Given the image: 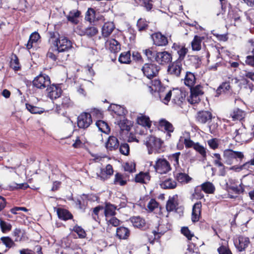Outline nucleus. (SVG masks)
I'll use <instances>...</instances> for the list:
<instances>
[{
  "label": "nucleus",
  "mask_w": 254,
  "mask_h": 254,
  "mask_svg": "<svg viewBox=\"0 0 254 254\" xmlns=\"http://www.w3.org/2000/svg\"><path fill=\"white\" fill-rule=\"evenodd\" d=\"M163 142L161 139L154 136H150L146 138V146L149 154L159 153L162 151Z\"/></svg>",
  "instance_id": "obj_1"
},
{
  "label": "nucleus",
  "mask_w": 254,
  "mask_h": 254,
  "mask_svg": "<svg viewBox=\"0 0 254 254\" xmlns=\"http://www.w3.org/2000/svg\"><path fill=\"white\" fill-rule=\"evenodd\" d=\"M223 158L225 163L227 165L237 164L244 158L243 152L233 151L232 149H226L223 152Z\"/></svg>",
  "instance_id": "obj_2"
},
{
  "label": "nucleus",
  "mask_w": 254,
  "mask_h": 254,
  "mask_svg": "<svg viewBox=\"0 0 254 254\" xmlns=\"http://www.w3.org/2000/svg\"><path fill=\"white\" fill-rule=\"evenodd\" d=\"M53 44L60 53L66 52L72 48L71 41L63 36H60Z\"/></svg>",
  "instance_id": "obj_3"
},
{
  "label": "nucleus",
  "mask_w": 254,
  "mask_h": 254,
  "mask_svg": "<svg viewBox=\"0 0 254 254\" xmlns=\"http://www.w3.org/2000/svg\"><path fill=\"white\" fill-rule=\"evenodd\" d=\"M154 168L156 172L160 174H167L171 169L169 162L164 158L158 159L156 161Z\"/></svg>",
  "instance_id": "obj_4"
},
{
  "label": "nucleus",
  "mask_w": 254,
  "mask_h": 254,
  "mask_svg": "<svg viewBox=\"0 0 254 254\" xmlns=\"http://www.w3.org/2000/svg\"><path fill=\"white\" fill-rule=\"evenodd\" d=\"M50 83V78L46 74H40L36 77L33 81V85L41 89L48 87Z\"/></svg>",
  "instance_id": "obj_5"
},
{
  "label": "nucleus",
  "mask_w": 254,
  "mask_h": 254,
  "mask_svg": "<svg viewBox=\"0 0 254 254\" xmlns=\"http://www.w3.org/2000/svg\"><path fill=\"white\" fill-rule=\"evenodd\" d=\"M203 94L202 87L200 85L190 88V95L188 98L189 102L191 104L198 103L200 100V97Z\"/></svg>",
  "instance_id": "obj_6"
},
{
  "label": "nucleus",
  "mask_w": 254,
  "mask_h": 254,
  "mask_svg": "<svg viewBox=\"0 0 254 254\" xmlns=\"http://www.w3.org/2000/svg\"><path fill=\"white\" fill-rule=\"evenodd\" d=\"M159 70V67L154 64H145L142 67L144 74L150 79L156 76Z\"/></svg>",
  "instance_id": "obj_7"
},
{
  "label": "nucleus",
  "mask_w": 254,
  "mask_h": 254,
  "mask_svg": "<svg viewBox=\"0 0 254 254\" xmlns=\"http://www.w3.org/2000/svg\"><path fill=\"white\" fill-rule=\"evenodd\" d=\"M91 116L87 113H83L78 117L77 125L79 128L88 127L92 123Z\"/></svg>",
  "instance_id": "obj_8"
},
{
  "label": "nucleus",
  "mask_w": 254,
  "mask_h": 254,
  "mask_svg": "<svg viewBox=\"0 0 254 254\" xmlns=\"http://www.w3.org/2000/svg\"><path fill=\"white\" fill-rule=\"evenodd\" d=\"M46 90L48 97L51 100L58 98L62 93L61 88L58 85L53 84L49 86Z\"/></svg>",
  "instance_id": "obj_9"
},
{
  "label": "nucleus",
  "mask_w": 254,
  "mask_h": 254,
  "mask_svg": "<svg viewBox=\"0 0 254 254\" xmlns=\"http://www.w3.org/2000/svg\"><path fill=\"white\" fill-rule=\"evenodd\" d=\"M172 59V55L169 53L163 51L157 52L155 61L159 64H165L170 62Z\"/></svg>",
  "instance_id": "obj_10"
},
{
  "label": "nucleus",
  "mask_w": 254,
  "mask_h": 254,
  "mask_svg": "<svg viewBox=\"0 0 254 254\" xmlns=\"http://www.w3.org/2000/svg\"><path fill=\"white\" fill-rule=\"evenodd\" d=\"M151 37L154 44L156 46H164L168 43L167 38L160 32L155 33L152 35Z\"/></svg>",
  "instance_id": "obj_11"
},
{
  "label": "nucleus",
  "mask_w": 254,
  "mask_h": 254,
  "mask_svg": "<svg viewBox=\"0 0 254 254\" xmlns=\"http://www.w3.org/2000/svg\"><path fill=\"white\" fill-rule=\"evenodd\" d=\"M182 64L180 61H176L168 67V72L172 75L179 76L182 70Z\"/></svg>",
  "instance_id": "obj_12"
},
{
  "label": "nucleus",
  "mask_w": 254,
  "mask_h": 254,
  "mask_svg": "<svg viewBox=\"0 0 254 254\" xmlns=\"http://www.w3.org/2000/svg\"><path fill=\"white\" fill-rule=\"evenodd\" d=\"M105 47L113 53H117L121 49L120 43L114 39L107 40L105 42Z\"/></svg>",
  "instance_id": "obj_13"
},
{
  "label": "nucleus",
  "mask_w": 254,
  "mask_h": 254,
  "mask_svg": "<svg viewBox=\"0 0 254 254\" xmlns=\"http://www.w3.org/2000/svg\"><path fill=\"white\" fill-rule=\"evenodd\" d=\"M158 124L159 127L164 128L167 132V135L169 137H170L171 136V133L173 132L174 130V127L172 124L164 119H160L159 121Z\"/></svg>",
  "instance_id": "obj_14"
},
{
  "label": "nucleus",
  "mask_w": 254,
  "mask_h": 254,
  "mask_svg": "<svg viewBox=\"0 0 254 254\" xmlns=\"http://www.w3.org/2000/svg\"><path fill=\"white\" fill-rule=\"evenodd\" d=\"M249 243V239L243 236H240L238 240H236L234 242L235 245L240 251L244 250Z\"/></svg>",
  "instance_id": "obj_15"
},
{
  "label": "nucleus",
  "mask_w": 254,
  "mask_h": 254,
  "mask_svg": "<svg viewBox=\"0 0 254 254\" xmlns=\"http://www.w3.org/2000/svg\"><path fill=\"white\" fill-rule=\"evenodd\" d=\"M137 123L146 128H150L152 122L150 121L149 117L144 115L142 114H139L136 118Z\"/></svg>",
  "instance_id": "obj_16"
},
{
  "label": "nucleus",
  "mask_w": 254,
  "mask_h": 254,
  "mask_svg": "<svg viewBox=\"0 0 254 254\" xmlns=\"http://www.w3.org/2000/svg\"><path fill=\"white\" fill-rule=\"evenodd\" d=\"M201 204L200 202L195 203L192 207L191 220L193 222H197L201 216Z\"/></svg>",
  "instance_id": "obj_17"
},
{
  "label": "nucleus",
  "mask_w": 254,
  "mask_h": 254,
  "mask_svg": "<svg viewBox=\"0 0 254 254\" xmlns=\"http://www.w3.org/2000/svg\"><path fill=\"white\" fill-rule=\"evenodd\" d=\"M60 53V52L53 45V46H52L49 48V51L47 54V56L54 61H56L57 59L62 61L65 60L66 59V57L64 59L60 58L59 55Z\"/></svg>",
  "instance_id": "obj_18"
},
{
  "label": "nucleus",
  "mask_w": 254,
  "mask_h": 254,
  "mask_svg": "<svg viewBox=\"0 0 254 254\" xmlns=\"http://www.w3.org/2000/svg\"><path fill=\"white\" fill-rule=\"evenodd\" d=\"M150 180V176L149 172H141L137 174L135 177V181L141 184H147Z\"/></svg>",
  "instance_id": "obj_19"
},
{
  "label": "nucleus",
  "mask_w": 254,
  "mask_h": 254,
  "mask_svg": "<svg viewBox=\"0 0 254 254\" xmlns=\"http://www.w3.org/2000/svg\"><path fill=\"white\" fill-rule=\"evenodd\" d=\"M93 86V83L89 80H85L77 88V92L81 95L85 96L86 91Z\"/></svg>",
  "instance_id": "obj_20"
},
{
  "label": "nucleus",
  "mask_w": 254,
  "mask_h": 254,
  "mask_svg": "<svg viewBox=\"0 0 254 254\" xmlns=\"http://www.w3.org/2000/svg\"><path fill=\"white\" fill-rule=\"evenodd\" d=\"M172 48L177 51L179 55V58L177 61H180L182 62L188 52V49L184 46H179L175 44L173 45Z\"/></svg>",
  "instance_id": "obj_21"
},
{
  "label": "nucleus",
  "mask_w": 254,
  "mask_h": 254,
  "mask_svg": "<svg viewBox=\"0 0 254 254\" xmlns=\"http://www.w3.org/2000/svg\"><path fill=\"white\" fill-rule=\"evenodd\" d=\"M119 145V141L115 136H110L106 143V147L109 150H116L118 148Z\"/></svg>",
  "instance_id": "obj_22"
},
{
  "label": "nucleus",
  "mask_w": 254,
  "mask_h": 254,
  "mask_svg": "<svg viewBox=\"0 0 254 254\" xmlns=\"http://www.w3.org/2000/svg\"><path fill=\"white\" fill-rule=\"evenodd\" d=\"M212 119V114L208 111H202L198 113L197 120L201 123L205 124Z\"/></svg>",
  "instance_id": "obj_23"
},
{
  "label": "nucleus",
  "mask_w": 254,
  "mask_h": 254,
  "mask_svg": "<svg viewBox=\"0 0 254 254\" xmlns=\"http://www.w3.org/2000/svg\"><path fill=\"white\" fill-rule=\"evenodd\" d=\"M115 28V25L112 22L105 23L102 27V33L104 37L109 36Z\"/></svg>",
  "instance_id": "obj_24"
},
{
  "label": "nucleus",
  "mask_w": 254,
  "mask_h": 254,
  "mask_svg": "<svg viewBox=\"0 0 254 254\" xmlns=\"http://www.w3.org/2000/svg\"><path fill=\"white\" fill-rule=\"evenodd\" d=\"M172 102L177 104H180L182 102L183 97L181 91L179 89H173L171 90Z\"/></svg>",
  "instance_id": "obj_25"
},
{
  "label": "nucleus",
  "mask_w": 254,
  "mask_h": 254,
  "mask_svg": "<svg viewBox=\"0 0 254 254\" xmlns=\"http://www.w3.org/2000/svg\"><path fill=\"white\" fill-rule=\"evenodd\" d=\"M109 110L113 112L115 114L118 116H124L126 114L127 111L125 109L117 104H111L109 107Z\"/></svg>",
  "instance_id": "obj_26"
},
{
  "label": "nucleus",
  "mask_w": 254,
  "mask_h": 254,
  "mask_svg": "<svg viewBox=\"0 0 254 254\" xmlns=\"http://www.w3.org/2000/svg\"><path fill=\"white\" fill-rule=\"evenodd\" d=\"M230 115L233 121H240L244 118L245 114L242 110L237 108L234 109Z\"/></svg>",
  "instance_id": "obj_27"
},
{
  "label": "nucleus",
  "mask_w": 254,
  "mask_h": 254,
  "mask_svg": "<svg viewBox=\"0 0 254 254\" xmlns=\"http://www.w3.org/2000/svg\"><path fill=\"white\" fill-rule=\"evenodd\" d=\"M116 207L110 203H107L106 204L104 213L106 219L113 216L116 214Z\"/></svg>",
  "instance_id": "obj_28"
},
{
  "label": "nucleus",
  "mask_w": 254,
  "mask_h": 254,
  "mask_svg": "<svg viewBox=\"0 0 254 254\" xmlns=\"http://www.w3.org/2000/svg\"><path fill=\"white\" fill-rule=\"evenodd\" d=\"M129 234V230L126 227H120L117 229V236L120 239H127Z\"/></svg>",
  "instance_id": "obj_29"
},
{
  "label": "nucleus",
  "mask_w": 254,
  "mask_h": 254,
  "mask_svg": "<svg viewBox=\"0 0 254 254\" xmlns=\"http://www.w3.org/2000/svg\"><path fill=\"white\" fill-rule=\"evenodd\" d=\"M200 188L206 193H213L215 190L214 185L210 182H206L202 184Z\"/></svg>",
  "instance_id": "obj_30"
},
{
  "label": "nucleus",
  "mask_w": 254,
  "mask_h": 254,
  "mask_svg": "<svg viewBox=\"0 0 254 254\" xmlns=\"http://www.w3.org/2000/svg\"><path fill=\"white\" fill-rule=\"evenodd\" d=\"M195 80V76L192 73L190 72L186 73L184 79V83L186 85L191 87L194 84Z\"/></svg>",
  "instance_id": "obj_31"
},
{
  "label": "nucleus",
  "mask_w": 254,
  "mask_h": 254,
  "mask_svg": "<svg viewBox=\"0 0 254 254\" xmlns=\"http://www.w3.org/2000/svg\"><path fill=\"white\" fill-rule=\"evenodd\" d=\"M204 39L202 37L195 35L192 41L191 44L192 49L193 51H199L201 49V43Z\"/></svg>",
  "instance_id": "obj_32"
},
{
  "label": "nucleus",
  "mask_w": 254,
  "mask_h": 254,
  "mask_svg": "<svg viewBox=\"0 0 254 254\" xmlns=\"http://www.w3.org/2000/svg\"><path fill=\"white\" fill-rule=\"evenodd\" d=\"M160 186L164 189H173L176 187L177 183L172 179H167L160 184Z\"/></svg>",
  "instance_id": "obj_33"
},
{
  "label": "nucleus",
  "mask_w": 254,
  "mask_h": 254,
  "mask_svg": "<svg viewBox=\"0 0 254 254\" xmlns=\"http://www.w3.org/2000/svg\"><path fill=\"white\" fill-rule=\"evenodd\" d=\"M130 221L133 226L138 228L143 227L145 224L144 220L138 216L131 217Z\"/></svg>",
  "instance_id": "obj_34"
},
{
  "label": "nucleus",
  "mask_w": 254,
  "mask_h": 254,
  "mask_svg": "<svg viewBox=\"0 0 254 254\" xmlns=\"http://www.w3.org/2000/svg\"><path fill=\"white\" fill-rule=\"evenodd\" d=\"M57 214L59 218L64 220L71 219L72 217L71 214L67 210L64 209L58 208L57 210Z\"/></svg>",
  "instance_id": "obj_35"
},
{
  "label": "nucleus",
  "mask_w": 254,
  "mask_h": 254,
  "mask_svg": "<svg viewBox=\"0 0 254 254\" xmlns=\"http://www.w3.org/2000/svg\"><path fill=\"white\" fill-rule=\"evenodd\" d=\"M40 37V36L39 34L37 32H34L32 34H31L29 37V41L26 45V48L28 50H29L31 48H32L33 47V44L36 43L37 42V41L39 39Z\"/></svg>",
  "instance_id": "obj_36"
},
{
  "label": "nucleus",
  "mask_w": 254,
  "mask_h": 254,
  "mask_svg": "<svg viewBox=\"0 0 254 254\" xmlns=\"http://www.w3.org/2000/svg\"><path fill=\"white\" fill-rule=\"evenodd\" d=\"M142 52L148 60L152 61L156 59L157 52L153 48L143 50Z\"/></svg>",
  "instance_id": "obj_37"
},
{
  "label": "nucleus",
  "mask_w": 254,
  "mask_h": 254,
  "mask_svg": "<svg viewBox=\"0 0 254 254\" xmlns=\"http://www.w3.org/2000/svg\"><path fill=\"white\" fill-rule=\"evenodd\" d=\"M176 179L182 184H187L191 180V178L188 175L184 173L177 174Z\"/></svg>",
  "instance_id": "obj_38"
},
{
  "label": "nucleus",
  "mask_w": 254,
  "mask_h": 254,
  "mask_svg": "<svg viewBox=\"0 0 254 254\" xmlns=\"http://www.w3.org/2000/svg\"><path fill=\"white\" fill-rule=\"evenodd\" d=\"M96 125L101 132L106 134H108L110 132V127L106 122L103 121H98L96 122Z\"/></svg>",
  "instance_id": "obj_39"
},
{
  "label": "nucleus",
  "mask_w": 254,
  "mask_h": 254,
  "mask_svg": "<svg viewBox=\"0 0 254 254\" xmlns=\"http://www.w3.org/2000/svg\"><path fill=\"white\" fill-rule=\"evenodd\" d=\"M236 135L235 136L236 141L239 142H243L247 140L246 134L243 131V129H239L236 130Z\"/></svg>",
  "instance_id": "obj_40"
},
{
  "label": "nucleus",
  "mask_w": 254,
  "mask_h": 254,
  "mask_svg": "<svg viewBox=\"0 0 254 254\" xmlns=\"http://www.w3.org/2000/svg\"><path fill=\"white\" fill-rule=\"evenodd\" d=\"M79 15L80 12L79 11L73 10L69 12V14L66 16V17L68 21L72 23L76 24L78 22L76 18L78 17Z\"/></svg>",
  "instance_id": "obj_41"
},
{
  "label": "nucleus",
  "mask_w": 254,
  "mask_h": 254,
  "mask_svg": "<svg viewBox=\"0 0 254 254\" xmlns=\"http://www.w3.org/2000/svg\"><path fill=\"white\" fill-rule=\"evenodd\" d=\"M0 241L8 249L15 246L14 241L9 237H2L0 238Z\"/></svg>",
  "instance_id": "obj_42"
},
{
  "label": "nucleus",
  "mask_w": 254,
  "mask_h": 254,
  "mask_svg": "<svg viewBox=\"0 0 254 254\" xmlns=\"http://www.w3.org/2000/svg\"><path fill=\"white\" fill-rule=\"evenodd\" d=\"M119 61L123 64H128L130 62V54L129 52L122 53L119 58Z\"/></svg>",
  "instance_id": "obj_43"
},
{
  "label": "nucleus",
  "mask_w": 254,
  "mask_h": 254,
  "mask_svg": "<svg viewBox=\"0 0 254 254\" xmlns=\"http://www.w3.org/2000/svg\"><path fill=\"white\" fill-rule=\"evenodd\" d=\"M177 202L175 197L169 199L166 204V209L168 211H172L176 209Z\"/></svg>",
  "instance_id": "obj_44"
},
{
  "label": "nucleus",
  "mask_w": 254,
  "mask_h": 254,
  "mask_svg": "<svg viewBox=\"0 0 254 254\" xmlns=\"http://www.w3.org/2000/svg\"><path fill=\"white\" fill-rule=\"evenodd\" d=\"M213 158V163L215 165L218 167L223 168L224 169L225 166L222 162V158L219 153H214L212 156Z\"/></svg>",
  "instance_id": "obj_45"
},
{
  "label": "nucleus",
  "mask_w": 254,
  "mask_h": 254,
  "mask_svg": "<svg viewBox=\"0 0 254 254\" xmlns=\"http://www.w3.org/2000/svg\"><path fill=\"white\" fill-rule=\"evenodd\" d=\"M171 90H169L166 93L160 94L159 95L160 100L164 104H167L171 99Z\"/></svg>",
  "instance_id": "obj_46"
},
{
  "label": "nucleus",
  "mask_w": 254,
  "mask_h": 254,
  "mask_svg": "<svg viewBox=\"0 0 254 254\" xmlns=\"http://www.w3.org/2000/svg\"><path fill=\"white\" fill-rule=\"evenodd\" d=\"M230 86L229 83L224 82L216 90V96H219L222 92L229 90Z\"/></svg>",
  "instance_id": "obj_47"
},
{
  "label": "nucleus",
  "mask_w": 254,
  "mask_h": 254,
  "mask_svg": "<svg viewBox=\"0 0 254 254\" xmlns=\"http://www.w3.org/2000/svg\"><path fill=\"white\" fill-rule=\"evenodd\" d=\"M95 18V11L91 8H88L85 14V19L90 22L94 20Z\"/></svg>",
  "instance_id": "obj_48"
},
{
  "label": "nucleus",
  "mask_w": 254,
  "mask_h": 254,
  "mask_svg": "<svg viewBox=\"0 0 254 254\" xmlns=\"http://www.w3.org/2000/svg\"><path fill=\"white\" fill-rule=\"evenodd\" d=\"M26 107L32 114H41L43 112L42 109L29 104H26Z\"/></svg>",
  "instance_id": "obj_49"
},
{
  "label": "nucleus",
  "mask_w": 254,
  "mask_h": 254,
  "mask_svg": "<svg viewBox=\"0 0 254 254\" xmlns=\"http://www.w3.org/2000/svg\"><path fill=\"white\" fill-rule=\"evenodd\" d=\"M23 235V231L20 229L16 228L13 232V236L14 237V241L18 242L22 240Z\"/></svg>",
  "instance_id": "obj_50"
},
{
  "label": "nucleus",
  "mask_w": 254,
  "mask_h": 254,
  "mask_svg": "<svg viewBox=\"0 0 254 254\" xmlns=\"http://www.w3.org/2000/svg\"><path fill=\"white\" fill-rule=\"evenodd\" d=\"M194 149L198 152L203 157H205L206 156V148L202 145H201L198 143H196L194 146Z\"/></svg>",
  "instance_id": "obj_51"
},
{
  "label": "nucleus",
  "mask_w": 254,
  "mask_h": 254,
  "mask_svg": "<svg viewBox=\"0 0 254 254\" xmlns=\"http://www.w3.org/2000/svg\"><path fill=\"white\" fill-rule=\"evenodd\" d=\"M98 32L97 28L95 27H89L86 28L85 34L88 37H91L96 35Z\"/></svg>",
  "instance_id": "obj_52"
},
{
  "label": "nucleus",
  "mask_w": 254,
  "mask_h": 254,
  "mask_svg": "<svg viewBox=\"0 0 254 254\" xmlns=\"http://www.w3.org/2000/svg\"><path fill=\"white\" fill-rule=\"evenodd\" d=\"M114 183L122 186L126 184V181L124 180L122 175L120 173H117L115 176Z\"/></svg>",
  "instance_id": "obj_53"
},
{
  "label": "nucleus",
  "mask_w": 254,
  "mask_h": 254,
  "mask_svg": "<svg viewBox=\"0 0 254 254\" xmlns=\"http://www.w3.org/2000/svg\"><path fill=\"white\" fill-rule=\"evenodd\" d=\"M0 227L3 233L10 231L12 227L10 224L2 220L1 218H0Z\"/></svg>",
  "instance_id": "obj_54"
},
{
  "label": "nucleus",
  "mask_w": 254,
  "mask_h": 254,
  "mask_svg": "<svg viewBox=\"0 0 254 254\" xmlns=\"http://www.w3.org/2000/svg\"><path fill=\"white\" fill-rule=\"evenodd\" d=\"M73 231L77 233L80 238H84L86 236L85 231L80 226H75L73 228Z\"/></svg>",
  "instance_id": "obj_55"
},
{
  "label": "nucleus",
  "mask_w": 254,
  "mask_h": 254,
  "mask_svg": "<svg viewBox=\"0 0 254 254\" xmlns=\"http://www.w3.org/2000/svg\"><path fill=\"white\" fill-rule=\"evenodd\" d=\"M158 206V203L154 199H151L148 203L147 207L149 211H152L155 209L157 208Z\"/></svg>",
  "instance_id": "obj_56"
},
{
  "label": "nucleus",
  "mask_w": 254,
  "mask_h": 254,
  "mask_svg": "<svg viewBox=\"0 0 254 254\" xmlns=\"http://www.w3.org/2000/svg\"><path fill=\"white\" fill-rule=\"evenodd\" d=\"M241 76L243 78H248L254 81V72L243 70L241 72Z\"/></svg>",
  "instance_id": "obj_57"
},
{
  "label": "nucleus",
  "mask_w": 254,
  "mask_h": 254,
  "mask_svg": "<svg viewBox=\"0 0 254 254\" xmlns=\"http://www.w3.org/2000/svg\"><path fill=\"white\" fill-rule=\"evenodd\" d=\"M10 65L15 70H17L19 68V63L17 58L14 56L11 60Z\"/></svg>",
  "instance_id": "obj_58"
},
{
  "label": "nucleus",
  "mask_w": 254,
  "mask_h": 254,
  "mask_svg": "<svg viewBox=\"0 0 254 254\" xmlns=\"http://www.w3.org/2000/svg\"><path fill=\"white\" fill-rule=\"evenodd\" d=\"M120 151L122 154L124 155H127L129 152V147L128 144L127 143L121 144L120 146Z\"/></svg>",
  "instance_id": "obj_59"
},
{
  "label": "nucleus",
  "mask_w": 254,
  "mask_h": 254,
  "mask_svg": "<svg viewBox=\"0 0 254 254\" xmlns=\"http://www.w3.org/2000/svg\"><path fill=\"white\" fill-rule=\"evenodd\" d=\"M108 224L114 227H117L120 224V220L115 217L111 216L106 219Z\"/></svg>",
  "instance_id": "obj_60"
},
{
  "label": "nucleus",
  "mask_w": 254,
  "mask_h": 254,
  "mask_svg": "<svg viewBox=\"0 0 254 254\" xmlns=\"http://www.w3.org/2000/svg\"><path fill=\"white\" fill-rule=\"evenodd\" d=\"M201 190H202L201 189L200 186L196 187L193 194V196L197 199L202 198L204 197V194L201 192Z\"/></svg>",
  "instance_id": "obj_61"
},
{
  "label": "nucleus",
  "mask_w": 254,
  "mask_h": 254,
  "mask_svg": "<svg viewBox=\"0 0 254 254\" xmlns=\"http://www.w3.org/2000/svg\"><path fill=\"white\" fill-rule=\"evenodd\" d=\"M124 168L126 171L133 172L135 170V165L133 162H128L126 163Z\"/></svg>",
  "instance_id": "obj_62"
},
{
  "label": "nucleus",
  "mask_w": 254,
  "mask_h": 254,
  "mask_svg": "<svg viewBox=\"0 0 254 254\" xmlns=\"http://www.w3.org/2000/svg\"><path fill=\"white\" fill-rule=\"evenodd\" d=\"M181 154L180 152L175 153L171 156V159L174 162V165L175 166H178L179 165V157Z\"/></svg>",
  "instance_id": "obj_63"
},
{
  "label": "nucleus",
  "mask_w": 254,
  "mask_h": 254,
  "mask_svg": "<svg viewBox=\"0 0 254 254\" xmlns=\"http://www.w3.org/2000/svg\"><path fill=\"white\" fill-rule=\"evenodd\" d=\"M182 233L189 239L190 240L193 234L191 233L187 227H183L181 229Z\"/></svg>",
  "instance_id": "obj_64"
}]
</instances>
